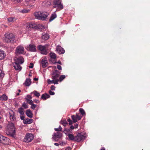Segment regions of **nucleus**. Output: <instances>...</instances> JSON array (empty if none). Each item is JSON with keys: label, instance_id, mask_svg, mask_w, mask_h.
Masks as SVG:
<instances>
[{"label": "nucleus", "instance_id": "1", "mask_svg": "<svg viewBox=\"0 0 150 150\" xmlns=\"http://www.w3.org/2000/svg\"><path fill=\"white\" fill-rule=\"evenodd\" d=\"M48 15L49 13L45 11H40L34 13V15L36 18L42 21L46 20Z\"/></svg>", "mask_w": 150, "mask_h": 150}, {"label": "nucleus", "instance_id": "2", "mask_svg": "<svg viewBox=\"0 0 150 150\" xmlns=\"http://www.w3.org/2000/svg\"><path fill=\"white\" fill-rule=\"evenodd\" d=\"M6 132L9 135H13L15 133V129L13 123H8L7 127Z\"/></svg>", "mask_w": 150, "mask_h": 150}, {"label": "nucleus", "instance_id": "3", "mask_svg": "<svg viewBox=\"0 0 150 150\" xmlns=\"http://www.w3.org/2000/svg\"><path fill=\"white\" fill-rule=\"evenodd\" d=\"M4 41L7 43L14 42H16L15 36L12 33H6L5 35Z\"/></svg>", "mask_w": 150, "mask_h": 150}, {"label": "nucleus", "instance_id": "4", "mask_svg": "<svg viewBox=\"0 0 150 150\" xmlns=\"http://www.w3.org/2000/svg\"><path fill=\"white\" fill-rule=\"evenodd\" d=\"M49 46V45L47 44L44 46L40 45L38 46V50L41 51L42 54L46 55L48 53L47 51Z\"/></svg>", "mask_w": 150, "mask_h": 150}, {"label": "nucleus", "instance_id": "5", "mask_svg": "<svg viewBox=\"0 0 150 150\" xmlns=\"http://www.w3.org/2000/svg\"><path fill=\"white\" fill-rule=\"evenodd\" d=\"M33 135L30 133H28L26 134L24 139L23 141L26 142H31L34 139Z\"/></svg>", "mask_w": 150, "mask_h": 150}, {"label": "nucleus", "instance_id": "6", "mask_svg": "<svg viewBox=\"0 0 150 150\" xmlns=\"http://www.w3.org/2000/svg\"><path fill=\"white\" fill-rule=\"evenodd\" d=\"M35 0H25L23 3H22L21 5H24L26 6H29L33 7L34 5V4Z\"/></svg>", "mask_w": 150, "mask_h": 150}, {"label": "nucleus", "instance_id": "7", "mask_svg": "<svg viewBox=\"0 0 150 150\" xmlns=\"http://www.w3.org/2000/svg\"><path fill=\"white\" fill-rule=\"evenodd\" d=\"M24 52V48L22 45H19L16 48L15 53L18 54H21Z\"/></svg>", "mask_w": 150, "mask_h": 150}, {"label": "nucleus", "instance_id": "8", "mask_svg": "<svg viewBox=\"0 0 150 150\" xmlns=\"http://www.w3.org/2000/svg\"><path fill=\"white\" fill-rule=\"evenodd\" d=\"M53 8H57L56 11H59L63 8V6L61 4V2L58 3L55 2V3H53Z\"/></svg>", "mask_w": 150, "mask_h": 150}, {"label": "nucleus", "instance_id": "9", "mask_svg": "<svg viewBox=\"0 0 150 150\" xmlns=\"http://www.w3.org/2000/svg\"><path fill=\"white\" fill-rule=\"evenodd\" d=\"M85 139V136L82 133H79L77 134L75 137V141L77 142H79Z\"/></svg>", "mask_w": 150, "mask_h": 150}, {"label": "nucleus", "instance_id": "10", "mask_svg": "<svg viewBox=\"0 0 150 150\" xmlns=\"http://www.w3.org/2000/svg\"><path fill=\"white\" fill-rule=\"evenodd\" d=\"M0 141L1 142L5 144H8L9 143L10 140L8 138L4 137L3 135H0Z\"/></svg>", "mask_w": 150, "mask_h": 150}, {"label": "nucleus", "instance_id": "11", "mask_svg": "<svg viewBox=\"0 0 150 150\" xmlns=\"http://www.w3.org/2000/svg\"><path fill=\"white\" fill-rule=\"evenodd\" d=\"M50 59H49V61L54 64L56 63L55 59L56 58V54L54 53L50 52Z\"/></svg>", "mask_w": 150, "mask_h": 150}, {"label": "nucleus", "instance_id": "12", "mask_svg": "<svg viewBox=\"0 0 150 150\" xmlns=\"http://www.w3.org/2000/svg\"><path fill=\"white\" fill-rule=\"evenodd\" d=\"M62 136V134L60 132H57L54 133L53 135L52 139L55 141H57L60 139Z\"/></svg>", "mask_w": 150, "mask_h": 150}, {"label": "nucleus", "instance_id": "13", "mask_svg": "<svg viewBox=\"0 0 150 150\" xmlns=\"http://www.w3.org/2000/svg\"><path fill=\"white\" fill-rule=\"evenodd\" d=\"M53 76H52V79L54 80H59L57 79L59 75V71L58 70H56L53 72Z\"/></svg>", "mask_w": 150, "mask_h": 150}, {"label": "nucleus", "instance_id": "14", "mask_svg": "<svg viewBox=\"0 0 150 150\" xmlns=\"http://www.w3.org/2000/svg\"><path fill=\"white\" fill-rule=\"evenodd\" d=\"M56 50L59 54H64L65 52L63 48L59 45L57 47Z\"/></svg>", "mask_w": 150, "mask_h": 150}, {"label": "nucleus", "instance_id": "15", "mask_svg": "<svg viewBox=\"0 0 150 150\" xmlns=\"http://www.w3.org/2000/svg\"><path fill=\"white\" fill-rule=\"evenodd\" d=\"M10 115V118L11 121H13L16 120V118L14 112L12 110H11L9 112Z\"/></svg>", "mask_w": 150, "mask_h": 150}, {"label": "nucleus", "instance_id": "16", "mask_svg": "<svg viewBox=\"0 0 150 150\" xmlns=\"http://www.w3.org/2000/svg\"><path fill=\"white\" fill-rule=\"evenodd\" d=\"M27 50L32 52H35L36 50V47L35 45L30 44L27 47Z\"/></svg>", "mask_w": 150, "mask_h": 150}, {"label": "nucleus", "instance_id": "17", "mask_svg": "<svg viewBox=\"0 0 150 150\" xmlns=\"http://www.w3.org/2000/svg\"><path fill=\"white\" fill-rule=\"evenodd\" d=\"M15 63L20 64H22L24 62V59L22 57H20L18 58H16L15 59Z\"/></svg>", "mask_w": 150, "mask_h": 150}, {"label": "nucleus", "instance_id": "18", "mask_svg": "<svg viewBox=\"0 0 150 150\" xmlns=\"http://www.w3.org/2000/svg\"><path fill=\"white\" fill-rule=\"evenodd\" d=\"M48 63L47 58L42 59L41 61V64L43 67H46L48 65Z\"/></svg>", "mask_w": 150, "mask_h": 150}, {"label": "nucleus", "instance_id": "19", "mask_svg": "<svg viewBox=\"0 0 150 150\" xmlns=\"http://www.w3.org/2000/svg\"><path fill=\"white\" fill-rule=\"evenodd\" d=\"M13 66L16 70L19 71L22 68L19 64L15 63L13 64Z\"/></svg>", "mask_w": 150, "mask_h": 150}, {"label": "nucleus", "instance_id": "20", "mask_svg": "<svg viewBox=\"0 0 150 150\" xmlns=\"http://www.w3.org/2000/svg\"><path fill=\"white\" fill-rule=\"evenodd\" d=\"M26 114L27 116L30 118H32L33 117V114L31 111L29 109L27 110L26 111Z\"/></svg>", "mask_w": 150, "mask_h": 150}, {"label": "nucleus", "instance_id": "21", "mask_svg": "<svg viewBox=\"0 0 150 150\" xmlns=\"http://www.w3.org/2000/svg\"><path fill=\"white\" fill-rule=\"evenodd\" d=\"M59 81V80H55L53 79L52 80H50L49 79L47 80V83L49 84H51L52 83H54V84H58V83Z\"/></svg>", "mask_w": 150, "mask_h": 150}, {"label": "nucleus", "instance_id": "22", "mask_svg": "<svg viewBox=\"0 0 150 150\" xmlns=\"http://www.w3.org/2000/svg\"><path fill=\"white\" fill-rule=\"evenodd\" d=\"M50 96L47 93L42 94L41 97V98L43 100H46L47 98H50Z\"/></svg>", "mask_w": 150, "mask_h": 150}, {"label": "nucleus", "instance_id": "23", "mask_svg": "<svg viewBox=\"0 0 150 150\" xmlns=\"http://www.w3.org/2000/svg\"><path fill=\"white\" fill-rule=\"evenodd\" d=\"M8 99L7 96L5 94H3L0 97V100L2 101H6Z\"/></svg>", "mask_w": 150, "mask_h": 150}, {"label": "nucleus", "instance_id": "24", "mask_svg": "<svg viewBox=\"0 0 150 150\" xmlns=\"http://www.w3.org/2000/svg\"><path fill=\"white\" fill-rule=\"evenodd\" d=\"M31 84V80L29 79H26L23 84L27 86H29Z\"/></svg>", "mask_w": 150, "mask_h": 150}, {"label": "nucleus", "instance_id": "25", "mask_svg": "<svg viewBox=\"0 0 150 150\" xmlns=\"http://www.w3.org/2000/svg\"><path fill=\"white\" fill-rule=\"evenodd\" d=\"M33 121V120L32 119L27 118L24 122V123L25 124H30L32 123Z\"/></svg>", "mask_w": 150, "mask_h": 150}, {"label": "nucleus", "instance_id": "26", "mask_svg": "<svg viewBox=\"0 0 150 150\" xmlns=\"http://www.w3.org/2000/svg\"><path fill=\"white\" fill-rule=\"evenodd\" d=\"M27 27L30 28H35L36 27V24L34 23H30L27 24Z\"/></svg>", "mask_w": 150, "mask_h": 150}, {"label": "nucleus", "instance_id": "27", "mask_svg": "<svg viewBox=\"0 0 150 150\" xmlns=\"http://www.w3.org/2000/svg\"><path fill=\"white\" fill-rule=\"evenodd\" d=\"M5 56V53L2 50H0V60L3 59Z\"/></svg>", "mask_w": 150, "mask_h": 150}, {"label": "nucleus", "instance_id": "28", "mask_svg": "<svg viewBox=\"0 0 150 150\" xmlns=\"http://www.w3.org/2000/svg\"><path fill=\"white\" fill-rule=\"evenodd\" d=\"M57 17V15L56 13H52L49 19V21L51 22Z\"/></svg>", "mask_w": 150, "mask_h": 150}, {"label": "nucleus", "instance_id": "29", "mask_svg": "<svg viewBox=\"0 0 150 150\" xmlns=\"http://www.w3.org/2000/svg\"><path fill=\"white\" fill-rule=\"evenodd\" d=\"M42 38L43 39L47 40L49 38V36L47 34L43 33L42 36Z\"/></svg>", "mask_w": 150, "mask_h": 150}, {"label": "nucleus", "instance_id": "30", "mask_svg": "<svg viewBox=\"0 0 150 150\" xmlns=\"http://www.w3.org/2000/svg\"><path fill=\"white\" fill-rule=\"evenodd\" d=\"M33 93L34 94V96L37 98L39 97L40 96V93L39 92H38L37 91H34L33 92H32L31 93V94H32Z\"/></svg>", "mask_w": 150, "mask_h": 150}, {"label": "nucleus", "instance_id": "31", "mask_svg": "<svg viewBox=\"0 0 150 150\" xmlns=\"http://www.w3.org/2000/svg\"><path fill=\"white\" fill-rule=\"evenodd\" d=\"M68 136L70 140H75V137H74L73 134H68Z\"/></svg>", "mask_w": 150, "mask_h": 150}, {"label": "nucleus", "instance_id": "32", "mask_svg": "<svg viewBox=\"0 0 150 150\" xmlns=\"http://www.w3.org/2000/svg\"><path fill=\"white\" fill-rule=\"evenodd\" d=\"M18 112L21 115H23L24 114V110L22 107L18 108Z\"/></svg>", "mask_w": 150, "mask_h": 150}, {"label": "nucleus", "instance_id": "33", "mask_svg": "<svg viewBox=\"0 0 150 150\" xmlns=\"http://www.w3.org/2000/svg\"><path fill=\"white\" fill-rule=\"evenodd\" d=\"M60 123L63 125L64 126H66L67 124V121L65 120H62L61 121Z\"/></svg>", "mask_w": 150, "mask_h": 150}, {"label": "nucleus", "instance_id": "34", "mask_svg": "<svg viewBox=\"0 0 150 150\" xmlns=\"http://www.w3.org/2000/svg\"><path fill=\"white\" fill-rule=\"evenodd\" d=\"M8 20L9 22H13L16 20V19L14 17H10L8 18Z\"/></svg>", "mask_w": 150, "mask_h": 150}, {"label": "nucleus", "instance_id": "35", "mask_svg": "<svg viewBox=\"0 0 150 150\" xmlns=\"http://www.w3.org/2000/svg\"><path fill=\"white\" fill-rule=\"evenodd\" d=\"M71 118L74 122H76L77 121V119L76 116L73 115L71 116Z\"/></svg>", "mask_w": 150, "mask_h": 150}, {"label": "nucleus", "instance_id": "36", "mask_svg": "<svg viewBox=\"0 0 150 150\" xmlns=\"http://www.w3.org/2000/svg\"><path fill=\"white\" fill-rule=\"evenodd\" d=\"M65 78V76L64 75H62L60 76L59 78V80L60 81V82H61Z\"/></svg>", "mask_w": 150, "mask_h": 150}, {"label": "nucleus", "instance_id": "37", "mask_svg": "<svg viewBox=\"0 0 150 150\" xmlns=\"http://www.w3.org/2000/svg\"><path fill=\"white\" fill-rule=\"evenodd\" d=\"M26 101L30 105L33 103V101L32 100L26 99Z\"/></svg>", "mask_w": 150, "mask_h": 150}, {"label": "nucleus", "instance_id": "38", "mask_svg": "<svg viewBox=\"0 0 150 150\" xmlns=\"http://www.w3.org/2000/svg\"><path fill=\"white\" fill-rule=\"evenodd\" d=\"M79 111L80 113H81L82 115H83L85 114V112L84 110L83 109L80 108L79 109Z\"/></svg>", "mask_w": 150, "mask_h": 150}, {"label": "nucleus", "instance_id": "39", "mask_svg": "<svg viewBox=\"0 0 150 150\" xmlns=\"http://www.w3.org/2000/svg\"><path fill=\"white\" fill-rule=\"evenodd\" d=\"M38 27L39 28L42 30H44L46 28L45 26L42 24L39 25Z\"/></svg>", "mask_w": 150, "mask_h": 150}, {"label": "nucleus", "instance_id": "40", "mask_svg": "<svg viewBox=\"0 0 150 150\" xmlns=\"http://www.w3.org/2000/svg\"><path fill=\"white\" fill-rule=\"evenodd\" d=\"M62 128L60 126H59L58 128H55L54 130L56 131H61Z\"/></svg>", "mask_w": 150, "mask_h": 150}, {"label": "nucleus", "instance_id": "41", "mask_svg": "<svg viewBox=\"0 0 150 150\" xmlns=\"http://www.w3.org/2000/svg\"><path fill=\"white\" fill-rule=\"evenodd\" d=\"M23 0H14L13 1L15 4L21 3Z\"/></svg>", "mask_w": 150, "mask_h": 150}, {"label": "nucleus", "instance_id": "42", "mask_svg": "<svg viewBox=\"0 0 150 150\" xmlns=\"http://www.w3.org/2000/svg\"><path fill=\"white\" fill-rule=\"evenodd\" d=\"M22 106L25 109H26L28 108V105L25 103H23Z\"/></svg>", "mask_w": 150, "mask_h": 150}, {"label": "nucleus", "instance_id": "43", "mask_svg": "<svg viewBox=\"0 0 150 150\" xmlns=\"http://www.w3.org/2000/svg\"><path fill=\"white\" fill-rule=\"evenodd\" d=\"M4 76V74L0 69V79L2 78Z\"/></svg>", "mask_w": 150, "mask_h": 150}, {"label": "nucleus", "instance_id": "44", "mask_svg": "<svg viewBox=\"0 0 150 150\" xmlns=\"http://www.w3.org/2000/svg\"><path fill=\"white\" fill-rule=\"evenodd\" d=\"M76 116L77 120H80L81 119V116H80L79 114H76Z\"/></svg>", "mask_w": 150, "mask_h": 150}, {"label": "nucleus", "instance_id": "45", "mask_svg": "<svg viewBox=\"0 0 150 150\" xmlns=\"http://www.w3.org/2000/svg\"><path fill=\"white\" fill-rule=\"evenodd\" d=\"M31 105V108L33 110H35V108L37 107V105L34 104L33 103Z\"/></svg>", "mask_w": 150, "mask_h": 150}, {"label": "nucleus", "instance_id": "46", "mask_svg": "<svg viewBox=\"0 0 150 150\" xmlns=\"http://www.w3.org/2000/svg\"><path fill=\"white\" fill-rule=\"evenodd\" d=\"M29 11V10L23 9L21 11V12L23 13H26L28 12Z\"/></svg>", "mask_w": 150, "mask_h": 150}, {"label": "nucleus", "instance_id": "47", "mask_svg": "<svg viewBox=\"0 0 150 150\" xmlns=\"http://www.w3.org/2000/svg\"><path fill=\"white\" fill-rule=\"evenodd\" d=\"M27 97L25 98V99L26 100V99H31L32 98V97L30 95H27L26 96Z\"/></svg>", "mask_w": 150, "mask_h": 150}, {"label": "nucleus", "instance_id": "48", "mask_svg": "<svg viewBox=\"0 0 150 150\" xmlns=\"http://www.w3.org/2000/svg\"><path fill=\"white\" fill-rule=\"evenodd\" d=\"M20 118L22 120H24L25 117L23 115H21L20 116Z\"/></svg>", "mask_w": 150, "mask_h": 150}, {"label": "nucleus", "instance_id": "49", "mask_svg": "<svg viewBox=\"0 0 150 150\" xmlns=\"http://www.w3.org/2000/svg\"><path fill=\"white\" fill-rule=\"evenodd\" d=\"M33 63H30V65L28 66V67L29 68H32L33 67Z\"/></svg>", "mask_w": 150, "mask_h": 150}, {"label": "nucleus", "instance_id": "50", "mask_svg": "<svg viewBox=\"0 0 150 150\" xmlns=\"http://www.w3.org/2000/svg\"><path fill=\"white\" fill-rule=\"evenodd\" d=\"M67 121L69 122V124L70 125H71L72 124V121L69 118L67 120Z\"/></svg>", "mask_w": 150, "mask_h": 150}, {"label": "nucleus", "instance_id": "51", "mask_svg": "<svg viewBox=\"0 0 150 150\" xmlns=\"http://www.w3.org/2000/svg\"><path fill=\"white\" fill-rule=\"evenodd\" d=\"M49 93L50 94V95H53L54 94V93L53 92H52L51 91H49Z\"/></svg>", "mask_w": 150, "mask_h": 150}, {"label": "nucleus", "instance_id": "52", "mask_svg": "<svg viewBox=\"0 0 150 150\" xmlns=\"http://www.w3.org/2000/svg\"><path fill=\"white\" fill-rule=\"evenodd\" d=\"M55 87L53 85H52L51 87V89L52 90H55Z\"/></svg>", "mask_w": 150, "mask_h": 150}, {"label": "nucleus", "instance_id": "53", "mask_svg": "<svg viewBox=\"0 0 150 150\" xmlns=\"http://www.w3.org/2000/svg\"><path fill=\"white\" fill-rule=\"evenodd\" d=\"M55 2H56V3H58L61 2V1H60V0H54L53 1V3H55Z\"/></svg>", "mask_w": 150, "mask_h": 150}, {"label": "nucleus", "instance_id": "54", "mask_svg": "<svg viewBox=\"0 0 150 150\" xmlns=\"http://www.w3.org/2000/svg\"><path fill=\"white\" fill-rule=\"evenodd\" d=\"M57 68L59 70H61L62 69L61 66L59 65H58L57 66Z\"/></svg>", "mask_w": 150, "mask_h": 150}, {"label": "nucleus", "instance_id": "55", "mask_svg": "<svg viewBox=\"0 0 150 150\" xmlns=\"http://www.w3.org/2000/svg\"><path fill=\"white\" fill-rule=\"evenodd\" d=\"M34 101L36 103H39L40 102V101L38 100H37V99H35L34 100Z\"/></svg>", "mask_w": 150, "mask_h": 150}, {"label": "nucleus", "instance_id": "56", "mask_svg": "<svg viewBox=\"0 0 150 150\" xmlns=\"http://www.w3.org/2000/svg\"><path fill=\"white\" fill-rule=\"evenodd\" d=\"M64 150H71V149L70 147H68L65 149Z\"/></svg>", "mask_w": 150, "mask_h": 150}, {"label": "nucleus", "instance_id": "57", "mask_svg": "<svg viewBox=\"0 0 150 150\" xmlns=\"http://www.w3.org/2000/svg\"><path fill=\"white\" fill-rule=\"evenodd\" d=\"M54 145L57 146H59V144L57 143H55Z\"/></svg>", "mask_w": 150, "mask_h": 150}, {"label": "nucleus", "instance_id": "58", "mask_svg": "<svg viewBox=\"0 0 150 150\" xmlns=\"http://www.w3.org/2000/svg\"><path fill=\"white\" fill-rule=\"evenodd\" d=\"M72 129H73L74 128V126L72 125L71 126V127H70Z\"/></svg>", "mask_w": 150, "mask_h": 150}, {"label": "nucleus", "instance_id": "59", "mask_svg": "<svg viewBox=\"0 0 150 150\" xmlns=\"http://www.w3.org/2000/svg\"><path fill=\"white\" fill-rule=\"evenodd\" d=\"M38 78H34V80L35 81H38Z\"/></svg>", "mask_w": 150, "mask_h": 150}, {"label": "nucleus", "instance_id": "60", "mask_svg": "<svg viewBox=\"0 0 150 150\" xmlns=\"http://www.w3.org/2000/svg\"><path fill=\"white\" fill-rule=\"evenodd\" d=\"M78 125L77 124L76 125H75V128H77V127H78Z\"/></svg>", "mask_w": 150, "mask_h": 150}, {"label": "nucleus", "instance_id": "61", "mask_svg": "<svg viewBox=\"0 0 150 150\" xmlns=\"http://www.w3.org/2000/svg\"><path fill=\"white\" fill-rule=\"evenodd\" d=\"M57 63L59 64H61V61H58V62H57Z\"/></svg>", "mask_w": 150, "mask_h": 150}, {"label": "nucleus", "instance_id": "62", "mask_svg": "<svg viewBox=\"0 0 150 150\" xmlns=\"http://www.w3.org/2000/svg\"><path fill=\"white\" fill-rule=\"evenodd\" d=\"M2 127L1 125H0V129H2Z\"/></svg>", "mask_w": 150, "mask_h": 150}, {"label": "nucleus", "instance_id": "63", "mask_svg": "<svg viewBox=\"0 0 150 150\" xmlns=\"http://www.w3.org/2000/svg\"><path fill=\"white\" fill-rule=\"evenodd\" d=\"M100 150H105V148H102Z\"/></svg>", "mask_w": 150, "mask_h": 150}, {"label": "nucleus", "instance_id": "64", "mask_svg": "<svg viewBox=\"0 0 150 150\" xmlns=\"http://www.w3.org/2000/svg\"><path fill=\"white\" fill-rule=\"evenodd\" d=\"M18 91H19V92H21V90H19H19H18Z\"/></svg>", "mask_w": 150, "mask_h": 150}]
</instances>
